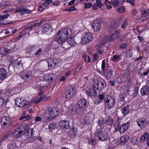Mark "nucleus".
Masks as SVG:
<instances>
[{"label": "nucleus", "mask_w": 149, "mask_h": 149, "mask_svg": "<svg viewBox=\"0 0 149 149\" xmlns=\"http://www.w3.org/2000/svg\"><path fill=\"white\" fill-rule=\"evenodd\" d=\"M94 60L95 61H96L98 58V56L96 53L94 54L93 55Z\"/></svg>", "instance_id": "0e129e2a"}, {"label": "nucleus", "mask_w": 149, "mask_h": 149, "mask_svg": "<svg viewBox=\"0 0 149 149\" xmlns=\"http://www.w3.org/2000/svg\"><path fill=\"white\" fill-rule=\"evenodd\" d=\"M96 140L94 139H90L88 140V143L93 146H94L96 143Z\"/></svg>", "instance_id": "603ef678"}, {"label": "nucleus", "mask_w": 149, "mask_h": 149, "mask_svg": "<svg viewBox=\"0 0 149 149\" xmlns=\"http://www.w3.org/2000/svg\"><path fill=\"white\" fill-rule=\"evenodd\" d=\"M97 86V89L98 90H103L106 87V83L105 81L103 80L99 81L96 84Z\"/></svg>", "instance_id": "dca6fc26"}, {"label": "nucleus", "mask_w": 149, "mask_h": 149, "mask_svg": "<svg viewBox=\"0 0 149 149\" xmlns=\"http://www.w3.org/2000/svg\"><path fill=\"white\" fill-rule=\"evenodd\" d=\"M119 33L120 31L117 30L115 33H112L111 34L110 37L109 36L108 40L109 41L114 40H115L116 38H118L119 37Z\"/></svg>", "instance_id": "f3484780"}, {"label": "nucleus", "mask_w": 149, "mask_h": 149, "mask_svg": "<svg viewBox=\"0 0 149 149\" xmlns=\"http://www.w3.org/2000/svg\"><path fill=\"white\" fill-rule=\"evenodd\" d=\"M95 135L98 137L99 140L102 141H106L109 138L107 132L102 129H97L95 132Z\"/></svg>", "instance_id": "f03ea898"}, {"label": "nucleus", "mask_w": 149, "mask_h": 149, "mask_svg": "<svg viewBox=\"0 0 149 149\" xmlns=\"http://www.w3.org/2000/svg\"><path fill=\"white\" fill-rule=\"evenodd\" d=\"M142 17H143V16L145 15H146L145 16L147 17L148 16L147 15L148 14V10L147 11V10L146 9H143L142 11Z\"/></svg>", "instance_id": "3c124183"}, {"label": "nucleus", "mask_w": 149, "mask_h": 149, "mask_svg": "<svg viewBox=\"0 0 149 149\" xmlns=\"http://www.w3.org/2000/svg\"><path fill=\"white\" fill-rule=\"evenodd\" d=\"M90 96L91 95L93 96H95L96 95L97 93L95 90L93 88H92L90 90Z\"/></svg>", "instance_id": "de8ad7c7"}, {"label": "nucleus", "mask_w": 149, "mask_h": 149, "mask_svg": "<svg viewBox=\"0 0 149 149\" xmlns=\"http://www.w3.org/2000/svg\"><path fill=\"white\" fill-rule=\"evenodd\" d=\"M103 52L102 50L98 49L96 52V53L97 54H102Z\"/></svg>", "instance_id": "69168bd1"}, {"label": "nucleus", "mask_w": 149, "mask_h": 149, "mask_svg": "<svg viewBox=\"0 0 149 149\" xmlns=\"http://www.w3.org/2000/svg\"><path fill=\"white\" fill-rule=\"evenodd\" d=\"M109 36H105L102 38L99 42V44H100L101 46L109 42L108 40Z\"/></svg>", "instance_id": "bb28decb"}, {"label": "nucleus", "mask_w": 149, "mask_h": 149, "mask_svg": "<svg viewBox=\"0 0 149 149\" xmlns=\"http://www.w3.org/2000/svg\"><path fill=\"white\" fill-rule=\"evenodd\" d=\"M43 30L44 32H51L52 31V28L49 24H45L43 26Z\"/></svg>", "instance_id": "5701e85b"}, {"label": "nucleus", "mask_w": 149, "mask_h": 149, "mask_svg": "<svg viewBox=\"0 0 149 149\" xmlns=\"http://www.w3.org/2000/svg\"><path fill=\"white\" fill-rule=\"evenodd\" d=\"M1 122L3 126H10L11 124V121L8 116H4L1 118Z\"/></svg>", "instance_id": "9d476101"}, {"label": "nucleus", "mask_w": 149, "mask_h": 149, "mask_svg": "<svg viewBox=\"0 0 149 149\" xmlns=\"http://www.w3.org/2000/svg\"><path fill=\"white\" fill-rule=\"evenodd\" d=\"M140 91L142 95H147L149 94V87L147 86H145L141 89Z\"/></svg>", "instance_id": "a211bd4d"}, {"label": "nucleus", "mask_w": 149, "mask_h": 149, "mask_svg": "<svg viewBox=\"0 0 149 149\" xmlns=\"http://www.w3.org/2000/svg\"><path fill=\"white\" fill-rule=\"evenodd\" d=\"M35 47L33 46H28L26 49V51L29 52H31L32 51L35 50Z\"/></svg>", "instance_id": "a18cd8bd"}, {"label": "nucleus", "mask_w": 149, "mask_h": 149, "mask_svg": "<svg viewBox=\"0 0 149 149\" xmlns=\"http://www.w3.org/2000/svg\"><path fill=\"white\" fill-rule=\"evenodd\" d=\"M66 41L69 45L72 46H73L75 44L74 38L72 36L67 38L66 39Z\"/></svg>", "instance_id": "393cba45"}, {"label": "nucleus", "mask_w": 149, "mask_h": 149, "mask_svg": "<svg viewBox=\"0 0 149 149\" xmlns=\"http://www.w3.org/2000/svg\"><path fill=\"white\" fill-rule=\"evenodd\" d=\"M53 63L57 67L61 66L62 64V61L59 58H54L53 60Z\"/></svg>", "instance_id": "a878e982"}, {"label": "nucleus", "mask_w": 149, "mask_h": 149, "mask_svg": "<svg viewBox=\"0 0 149 149\" xmlns=\"http://www.w3.org/2000/svg\"><path fill=\"white\" fill-rule=\"evenodd\" d=\"M98 97L101 100H102L104 99L105 95L104 93H102L98 95Z\"/></svg>", "instance_id": "6e6d98bb"}, {"label": "nucleus", "mask_w": 149, "mask_h": 149, "mask_svg": "<svg viewBox=\"0 0 149 149\" xmlns=\"http://www.w3.org/2000/svg\"><path fill=\"white\" fill-rule=\"evenodd\" d=\"M54 76V74L53 73H50L45 74L44 76V79L46 81L50 80L52 81L53 79V77Z\"/></svg>", "instance_id": "b1692460"}, {"label": "nucleus", "mask_w": 149, "mask_h": 149, "mask_svg": "<svg viewBox=\"0 0 149 149\" xmlns=\"http://www.w3.org/2000/svg\"><path fill=\"white\" fill-rule=\"evenodd\" d=\"M127 46V44L124 43L121 44L120 46V48L121 49H123L126 47Z\"/></svg>", "instance_id": "e2e57ef3"}, {"label": "nucleus", "mask_w": 149, "mask_h": 149, "mask_svg": "<svg viewBox=\"0 0 149 149\" xmlns=\"http://www.w3.org/2000/svg\"><path fill=\"white\" fill-rule=\"evenodd\" d=\"M146 120L144 118H141L137 120L136 122L138 125L141 128L144 127V124L145 123Z\"/></svg>", "instance_id": "412c9836"}, {"label": "nucleus", "mask_w": 149, "mask_h": 149, "mask_svg": "<svg viewBox=\"0 0 149 149\" xmlns=\"http://www.w3.org/2000/svg\"><path fill=\"white\" fill-rule=\"evenodd\" d=\"M120 56L119 55H114L112 58L111 60L114 62H117L120 60Z\"/></svg>", "instance_id": "c9c22d12"}, {"label": "nucleus", "mask_w": 149, "mask_h": 149, "mask_svg": "<svg viewBox=\"0 0 149 149\" xmlns=\"http://www.w3.org/2000/svg\"><path fill=\"white\" fill-rule=\"evenodd\" d=\"M16 147V144L13 143H12L10 145L9 147V149H15Z\"/></svg>", "instance_id": "5fc2aeb1"}, {"label": "nucleus", "mask_w": 149, "mask_h": 149, "mask_svg": "<svg viewBox=\"0 0 149 149\" xmlns=\"http://www.w3.org/2000/svg\"><path fill=\"white\" fill-rule=\"evenodd\" d=\"M33 26H30L26 27L25 29L23 30L22 32V34L25 35L30 31V30H32V28Z\"/></svg>", "instance_id": "c756f323"}, {"label": "nucleus", "mask_w": 149, "mask_h": 149, "mask_svg": "<svg viewBox=\"0 0 149 149\" xmlns=\"http://www.w3.org/2000/svg\"><path fill=\"white\" fill-rule=\"evenodd\" d=\"M93 117L91 116H86L85 118V122L87 124H89L93 120Z\"/></svg>", "instance_id": "7c9ffc66"}, {"label": "nucleus", "mask_w": 149, "mask_h": 149, "mask_svg": "<svg viewBox=\"0 0 149 149\" xmlns=\"http://www.w3.org/2000/svg\"><path fill=\"white\" fill-rule=\"evenodd\" d=\"M75 93V87L70 85L68 86L65 92L66 98L68 99L72 98L74 96Z\"/></svg>", "instance_id": "20e7f679"}, {"label": "nucleus", "mask_w": 149, "mask_h": 149, "mask_svg": "<svg viewBox=\"0 0 149 149\" xmlns=\"http://www.w3.org/2000/svg\"><path fill=\"white\" fill-rule=\"evenodd\" d=\"M112 72V71L111 69H109V70H108L105 76L108 79H109L113 76V74Z\"/></svg>", "instance_id": "ea45409f"}, {"label": "nucleus", "mask_w": 149, "mask_h": 149, "mask_svg": "<svg viewBox=\"0 0 149 149\" xmlns=\"http://www.w3.org/2000/svg\"><path fill=\"white\" fill-rule=\"evenodd\" d=\"M105 120L103 118H102L99 120L98 122V124L100 126H103L105 123Z\"/></svg>", "instance_id": "09e8293b"}, {"label": "nucleus", "mask_w": 149, "mask_h": 149, "mask_svg": "<svg viewBox=\"0 0 149 149\" xmlns=\"http://www.w3.org/2000/svg\"><path fill=\"white\" fill-rule=\"evenodd\" d=\"M77 128L72 127L71 130H70V133L72 136H75L77 134Z\"/></svg>", "instance_id": "e433bc0d"}, {"label": "nucleus", "mask_w": 149, "mask_h": 149, "mask_svg": "<svg viewBox=\"0 0 149 149\" xmlns=\"http://www.w3.org/2000/svg\"><path fill=\"white\" fill-rule=\"evenodd\" d=\"M77 9L74 8V6H72L70 8H69V11L70 12L74 10H76Z\"/></svg>", "instance_id": "338daca9"}, {"label": "nucleus", "mask_w": 149, "mask_h": 149, "mask_svg": "<svg viewBox=\"0 0 149 149\" xmlns=\"http://www.w3.org/2000/svg\"><path fill=\"white\" fill-rule=\"evenodd\" d=\"M92 5L91 3H85L84 8L87 9L90 8L92 6Z\"/></svg>", "instance_id": "864d4df0"}, {"label": "nucleus", "mask_w": 149, "mask_h": 149, "mask_svg": "<svg viewBox=\"0 0 149 149\" xmlns=\"http://www.w3.org/2000/svg\"><path fill=\"white\" fill-rule=\"evenodd\" d=\"M114 126L116 130H119V131L120 133L123 134L128 128L130 126V124L129 123L127 122L126 123L123 124L121 126H120V122L119 121H117L115 123Z\"/></svg>", "instance_id": "7ed1b4c3"}, {"label": "nucleus", "mask_w": 149, "mask_h": 149, "mask_svg": "<svg viewBox=\"0 0 149 149\" xmlns=\"http://www.w3.org/2000/svg\"><path fill=\"white\" fill-rule=\"evenodd\" d=\"M9 16V14H6L2 16L3 20L8 18Z\"/></svg>", "instance_id": "774afa93"}, {"label": "nucleus", "mask_w": 149, "mask_h": 149, "mask_svg": "<svg viewBox=\"0 0 149 149\" xmlns=\"http://www.w3.org/2000/svg\"><path fill=\"white\" fill-rule=\"evenodd\" d=\"M104 102L106 105H107V107L109 109L112 108L115 104L114 99L111 97L109 99H105Z\"/></svg>", "instance_id": "9b49d317"}, {"label": "nucleus", "mask_w": 149, "mask_h": 149, "mask_svg": "<svg viewBox=\"0 0 149 149\" xmlns=\"http://www.w3.org/2000/svg\"><path fill=\"white\" fill-rule=\"evenodd\" d=\"M116 11L118 13H122L125 11V10L124 7L122 6L116 9Z\"/></svg>", "instance_id": "a19ab883"}, {"label": "nucleus", "mask_w": 149, "mask_h": 149, "mask_svg": "<svg viewBox=\"0 0 149 149\" xmlns=\"http://www.w3.org/2000/svg\"><path fill=\"white\" fill-rule=\"evenodd\" d=\"M59 125L61 128L64 130H66L70 128V124L68 121L65 120H61L59 123Z\"/></svg>", "instance_id": "2eb2a0df"}, {"label": "nucleus", "mask_w": 149, "mask_h": 149, "mask_svg": "<svg viewBox=\"0 0 149 149\" xmlns=\"http://www.w3.org/2000/svg\"><path fill=\"white\" fill-rule=\"evenodd\" d=\"M96 3L98 7L99 8H101L102 6L103 5L100 0H96Z\"/></svg>", "instance_id": "8fccbe9b"}, {"label": "nucleus", "mask_w": 149, "mask_h": 149, "mask_svg": "<svg viewBox=\"0 0 149 149\" xmlns=\"http://www.w3.org/2000/svg\"><path fill=\"white\" fill-rule=\"evenodd\" d=\"M129 139V136L127 135H123L121 137L120 141V144L121 145L125 144Z\"/></svg>", "instance_id": "6ab92c4d"}, {"label": "nucleus", "mask_w": 149, "mask_h": 149, "mask_svg": "<svg viewBox=\"0 0 149 149\" xmlns=\"http://www.w3.org/2000/svg\"><path fill=\"white\" fill-rule=\"evenodd\" d=\"M113 120L111 117H109L108 118L106 121V123L107 125H111L113 123Z\"/></svg>", "instance_id": "4c0bfd02"}, {"label": "nucleus", "mask_w": 149, "mask_h": 149, "mask_svg": "<svg viewBox=\"0 0 149 149\" xmlns=\"http://www.w3.org/2000/svg\"><path fill=\"white\" fill-rule=\"evenodd\" d=\"M40 24L39 23H34L33 25H31V26H33L32 28V30H33L35 29V28H36V26H40Z\"/></svg>", "instance_id": "4d7b16f0"}, {"label": "nucleus", "mask_w": 149, "mask_h": 149, "mask_svg": "<svg viewBox=\"0 0 149 149\" xmlns=\"http://www.w3.org/2000/svg\"><path fill=\"white\" fill-rule=\"evenodd\" d=\"M22 133V130L20 131L19 129H17L14 130L13 133V135L15 138H18L21 136Z\"/></svg>", "instance_id": "aec40b11"}, {"label": "nucleus", "mask_w": 149, "mask_h": 149, "mask_svg": "<svg viewBox=\"0 0 149 149\" xmlns=\"http://www.w3.org/2000/svg\"><path fill=\"white\" fill-rule=\"evenodd\" d=\"M15 104L19 107H23L26 103V100L23 97L17 98L15 100Z\"/></svg>", "instance_id": "1a4fd4ad"}, {"label": "nucleus", "mask_w": 149, "mask_h": 149, "mask_svg": "<svg viewBox=\"0 0 149 149\" xmlns=\"http://www.w3.org/2000/svg\"><path fill=\"white\" fill-rule=\"evenodd\" d=\"M8 77V73L4 68H0V80H3Z\"/></svg>", "instance_id": "4468645a"}, {"label": "nucleus", "mask_w": 149, "mask_h": 149, "mask_svg": "<svg viewBox=\"0 0 149 149\" xmlns=\"http://www.w3.org/2000/svg\"><path fill=\"white\" fill-rule=\"evenodd\" d=\"M62 33L64 34V36H65L67 38L71 34V31L70 29H65Z\"/></svg>", "instance_id": "f704fd0d"}, {"label": "nucleus", "mask_w": 149, "mask_h": 149, "mask_svg": "<svg viewBox=\"0 0 149 149\" xmlns=\"http://www.w3.org/2000/svg\"><path fill=\"white\" fill-rule=\"evenodd\" d=\"M10 50L7 48L2 47L0 49V53L2 55L9 54Z\"/></svg>", "instance_id": "c85d7f7f"}, {"label": "nucleus", "mask_w": 149, "mask_h": 149, "mask_svg": "<svg viewBox=\"0 0 149 149\" xmlns=\"http://www.w3.org/2000/svg\"><path fill=\"white\" fill-rule=\"evenodd\" d=\"M120 100L122 102L124 101V94L123 93H121L120 95Z\"/></svg>", "instance_id": "13d9d810"}, {"label": "nucleus", "mask_w": 149, "mask_h": 149, "mask_svg": "<svg viewBox=\"0 0 149 149\" xmlns=\"http://www.w3.org/2000/svg\"><path fill=\"white\" fill-rule=\"evenodd\" d=\"M76 109H75V108H73L71 110V114L74 115L77 113H79L80 111V110L79 109H77V108Z\"/></svg>", "instance_id": "c03bdc74"}, {"label": "nucleus", "mask_w": 149, "mask_h": 149, "mask_svg": "<svg viewBox=\"0 0 149 149\" xmlns=\"http://www.w3.org/2000/svg\"><path fill=\"white\" fill-rule=\"evenodd\" d=\"M119 3V1H112V5L115 7L118 6Z\"/></svg>", "instance_id": "680f3d73"}, {"label": "nucleus", "mask_w": 149, "mask_h": 149, "mask_svg": "<svg viewBox=\"0 0 149 149\" xmlns=\"http://www.w3.org/2000/svg\"><path fill=\"white\" fill-rule=\"evenodd\" d=\"M93 39V35L91 33H86L84 34L81 38V42L82 44H85L90 42Z\"/></svg>", "instance_id": "39448f33"}, {"label": "nucleus", "mask_w": 149, "mask_h": 149, "mask_svg": "<svg viewBox=\"0 0 149 149\" xmlns=\"http://www.w3.org/2000/svg\"><path fill=\"white\" fill-rule=\"evenodd\" d=\"M87 105L86 101L83 99H80L79 100L77 104L76 107L77 109H79L84 108Z\"/></svg>", "instance_id": "f8f14e48"}, {"label": "nucleus", "mask_w": 149, "mask_h": 149, "mask_svg": "<svg viewBox=\"0 0 149 149\" xmlns=\"http://www.w3.org/2000/svg\"><path fill=\"white\" fill-rule=\"evenodd\" d=\"M123 79L125 81L130 82V76L128 74H125L123 75Z\"/></svg>", "instance_id": "473e14b6"}, {"label": "nucleus", "mask_w": 149, "mask_h": 149, "mask_svg": "<svg viewBox=\"0 0 149 149\" xmlns=\"http://www.w3.org/2000/svg\"><path fill=\"white\" fill-rule=\"evenodd\" d=\"M58 114L57 111L55 112L53 110L52 108H49L42 115L43 121L45 123H48L51 119L55 118Z\"/></svg>", "instance_id": "f257e3e1"}, {"label": "nucleus", "mask_w": 149, "mask_h": 149, "mask_svg": "<svg viewBox=\"0 0 149 149\" xmlns=\"http://www.w3.org/2000/svg\"><path fill=\"white\" fill-rule=\"evenodd\" d=\"M149 137L148 134L146 132L141 136L140 140L142 142H145L146 140L148 139Z\"/></svg>", "instance_id": "cd10ccee"}, {"label": "nucleus", "mask_w": 149, "mask_h": 149, "mask_svg": "<svg viewBox=\"0 0 149 149\" xmlns=\"http://www.w3.org/2000/svg\"><path fill=\"white\" fill-rule=\"evenodd\" d=\"M31 74L30 72L26 71L21 72L20 74V76L22 79L26 80L29 79Z\"/></svg>", "instance_id": "ddd939ff"}, {"label": "nucleus", "mask_w": 149, "mask_h": 149, "mask_svg": "<svg viewBox=\"0 0 149 149\" xmlns=\"http://www.w3.org/2000/svg\"><path fill=\"white\" fill-rule=\"evenodd\" d=\"M54 40L59 44H62L65 40V37L64 36V34L62 32L59 31L56 36Z\"/></svg>", "instance_id": "423d86ee"}, {"label": "nucleus", "mask_w": 149, "mask_h": 149, "mask_svg": "<svg viewBox=\"0 0 149 149\" xmlns=\"http://www.w3.org/2000/svg\"><path fill=\"white\" fill-rule=\"evenodd\" d=\"M128 19L127 18H126L124 19L123 22L121 26L122 28L124 29H125L127 28V27L128 25Z\"/></svg>", "instance_id": "72a5a7b5"}, {"label": "nucleus", "mask_w": 149, "mask_h": 149, "mask_svg": "<svg viewBox=\"0 0 149 149\" xmlns=\"http://www.w3.org/2000/svg\"><path fill=\"white\" fill-rule=\"evenodd\" d=\"M42 100V98L41 97L39 98L34 97L32 100V102L36 104L40 102Z\"/></svg>", "instance_id": "58836bf2"}, {"label": "nucleus", "mask_w": 149, "mask_h": 149, "mask_svg": "<svg viewBox=\"0 0 149 149\" xmlns=\"http://www.w3.org/2000/svg\"><path fill=\"white\" fill-rule=\"evenodd\" d=\"M49 5V4H46L43 5L42 6H40L38 8V10L40 11H42L47 7Z\"/></svg>", "instance_id": "79ce46f5"}, {"label": "nucleus", "mask_w": 149, "mask_h": 149, "mask_svg": "<svg viewBox=\"0 0 149 149\" xmlns=\"http://www.w3.org/2000/svg\"><path fill=\"white\" fill-rule=\"evenodd\" d=\"M42 119V118L41 117L39 116H37L36 117L35 119V121L36 122L41 121Z\"/></svg>", "instance_id": "052dcab7"}, {"label": "nucleus", "mask_w": 149, "mask_h": 149, "mask_svg": "<svg viewBox=\"0 0 149 149\" xmlns=\"http://www.w3.org/2000/svg\"><path fill=\"white\" fill-rule=\"evenodd\" d=\"M135 0H127L126 1V2L131 4L133 6H134L135 5Z\"/></svg>", "instance_id": "bf43d9fd"}, {"label": "nucleus", "mask_w": 149, "mask_h": 149, "mask_svg": "<svg viewBox=\"0 0 149 149\" xmlns=\"http://www.w3.org/2000/svg\"><path fill=\"white\" fill-rule=\"evenodd\" d=\"M15 13L19 12L21 15H22L25 14V9L21 8H17L15 11Z\"/></svg>", "instance_id": "2f4dec72"}, {"label": "nucleus", "mask_w": 149, "mask_h": 149, "mask_svg": "<svg viewBox=\"0 0 149 149\" xmlns=\"http://www.w3.org/2000/svg\"><path fill=\"white\" fill-rule=\"evenodd\" d=\"M101 22L98 19H96L93 22L92 27L94 32L98 31L101 28Z\"/></svg>", "instance_id": "6e6552de"}, {"label": "nucleus", "mask_w": 149, "mask_h": 149, "mask_svg": "<svg viewBox=\"0 0 149 149\" xmlns=\"http://www.w3.org/2000/svg\"><path fill=\"white\" fill-rule=\"evenodd\" d=\"M130 109L128 106H124L121 108V111L123 114L126 116L129 112Z\"/></svg>", "instance_id": "4be33fe9"}, {"label": "nucleus", "mask_w": 149, "mask_h": 149, "mask_svg": "<svg viewBox=\"0 0 149 149\" xmlns=\"http://www.w3.org/2000/svg\"><path fill=\"white\" fill-rule=\"evenodd\" d=\"M56 126L54 123L50 124L49 126V129L50 131H52L56 127Z\"/></svg>", "instance_id": "37998d69"}, {"label": "nucleus", "mask_w": 149, "mask_h": 149, "mask_svg": "<svg viewBox=\"0 0 149 149\" xmlns=\"http://www.w3.org/2000/svg\"><path fill=\"white\" fill-rule=\"evenodd\" d=\"M123 17H122L119 19L116 20V22L112 23L110 25L109 30L110 32H111L113 30L115 29L119 26L122 21Z\"/></svg>", "instance_id": "0eeeda50"}, {"label": "nucleus", "mask_w": 149, "mask_h": 149, "mask_svg": "<svg viewBox=\"0 0 149 149\" xmlns=\"http://www.w3.org/2000/svg\"><path fill=\"white\" fill-rule=\"evenodd\" d=\"M106 66L105 60L104 59L102 61L101 66L102 70L103 72L105 71V68Z\"/></svg>", "instance_id": "49530a36"}]
</instances>
